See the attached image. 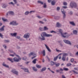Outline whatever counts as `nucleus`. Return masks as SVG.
I'll return each mask as SVG.
<instances>
[{"label":"nucleus","instance_id":"obj_1","mask_svg":"<svg viewBox=\"0 0 78 78\" xmlns=\"http://www.w3.org/2000/svg\"><path fill=\"white\" fill-rule=\"evenodd\" d=\"M41 36L38 37V39L40 40V41H45V37H52L53 35L51 34H48L45 32H43L41 33Z\"/></svg>","mask_w":78,"mask_h":78},{"label":"nucleus","instance_id":"obj_2","mask_svg":"<svg viewBox=\"0 0 78 78\" xmlns=\"http://www.w3.org/2000/svg\"><path fill=\"white\" fill-rule=\"evenodd\" d=\"M14 53L16 56L18 58H17V57H14L13 58V61L16 62H19V61L21 60V58L20 57V56H19V55H16V53Z\"/></svg>","mask_w":78,"mask_h":78},{"label":"nucleus","instance_id":"obj_3","mask_svg":"<svg viewBox=\"0 0 78 78\" xmlns=\"http://www.w3.org/2000/svg\"><path fill=\"white\" fill-rule=\"evenodd\" d=\"M70 36V35L69 34L67 33H63L62 34V36L64 38H68L69 36Z\"/></svg>","mask_w":78,"mask_h":78},{"label":"nucleus","instance_id":"obj_4","mask_svg":"<svg viewBox=\"0 0 78 78\" xmlns=\"http://www.w3.org/2000/svg\"><path fill=\"white\" fill-rule=\"evenodd\" d=\"M70 6L72 8H76L77 7V4L74 2H72L70 3Z\"/></svg>","mask_w":78,"mask_h":78},{"label":"nucleus","instance_id":"obj_5","mask_svg":"<svg viewBox=\"0 0 78 78\" xmlns=\"http://www.w3.org/2000/svg\"><path fill=\"white\" fill-rule=\"evenodd\" d=\"M9 24L10 25H12L16 26V25H19V23H17L16 21H12Z\"/></svg>","mask_w":78,"mask_h":78},{"label":"nucleus","instance_id":"obj_6","mask_svg":"<svg viewBox=\"0 0 78 78\" xmlns=\"http://www.w3.org/2000/svg\"><path fill=\"white\" fill-rule=\"evenodd\" d=\"M11 72L13 73L14 74L16 75L17 76H18L19 75V72L16 70L15 69H13L11 71Z\"/></svg>","mask_w":78,"mask_h":78},{"label":"nucleus","instance_id":"obj_7","mask_svg":"<svg viewBox=\"0 0 78 78\" xmlns=\"http://www.w3.org/2000/svg\"><path fill=\"white\" fill-rule=\"evenodd\" d=\"M29 55L30 56H31L32 55L34 56V57H32V59H34V58H35L36 57L37 55L36 54L34 53L33 52H30V54H29Z\"/></svg>","mask_w":78,"mask_h":78},{"label":"nucleus","instance_id":"obj_8","mask_svg":"<svg viewBox=\"0 0 78 78\" xmlns=\"http://www.w3.org/2000/svg\"><path fill=\"white\" fill-rule=\"evenodd\" d=\"M61 11L62 14H63V19H64L65 18H66V12L64 11L63 9H62Z\"/></svg>","mask_w":78,"mask_h":78},{"label":"nucleus","instance_id":"obj_9","mask_svg":"<svg viewBox=\"0 0 78 78\" xmlns=\"http://www.w3.org/2000/svg\"><path fill=\"white\" fill-rule=\"evenodd\" d=\"M30 34L27 33L24 35L23 37L26 38V39H28L30 37Z\"/></svg>","mask_w":78,"mask_h":78},{"label":"nucleus","instance_id":"obj_10","mask_svg":"<svg viewBox=\"0 0 78 78\" xmlns=\"http://www.w3.org/2000/svg\"><path fill=\"white\" fill-rule=\"evenodd\" d=\"M63 41L66 44H69V45H72V43L69 40H63Z\"/></svg>","mask_w":78,"mask_h":78},{"label":"nucleus","instance_id":"obj_11","mask_svg":"<svg viewBox=\"0 0 78 78\" xmlns=\"http://www.w3.org/2000/svg\"><path fill=\"white\" fill-rule=\"evenodd\" d=\"M56 26L58 28H60V27H62V25H61V24L59 23L58 22L56 24Z\"/></svg>","mask_w":78,"mask_h":78},{"label":"nucleus","instance_id":"obj_12","mask_svg":"<svg viewBox=\"0 0 78 78\" xmlns=\"http://www.w3.org/2000/svg\"><path fill=\"white\" fill-rule=\"evenodd\" d=\"M17 34V33H13L10 34V35H11V36H14V37H16Z\"/></svg>","mask_w":78,"mask_h":78},{"label":"nucleus","instance_id":"obj_13","mask_svg":"<svg viewBox=\"0 0 78 78\" xmlns=\"http://www.w3.org/2000/svg\"><path fill=\"white\" fill-rule=\"evenodd\" d=\"M69 23L71 25H72V26H76V24H75V23H74V22L73 21L69 22Z\"/></svg>","mask_w":78,"mask_h":78},{"label":"nucleus","instance_id":"obj_14","mask_svg":"<svg viewBox=\"0 0 78 78\" xmlns=\"http://www.w3.org/2000/svg\"><path fill=\"white\" fill-rule=\"evenodd\" d=\"M2 66H4V67H6L7 68H9V66L8 65H6V64L4 62L2 63Z\"/></svg>","mask_w":78,"mask_h":78},{"label":"nucleus","instance_id":"obj_15","mask_svg":"<svg viewBox=\"0 0 78 78\" xmlns=\"http://www.w3.org/2000/svg\"><path fill=\"white\" fill-rule=\"evenodd\" d=\"M23 70L24 71V72H28V73H30L29 72V71L28 70V69L25 68H22Z\"/></svg>","mask_w":78,"mask_h":78},{"label":"nucleus","instance_id":"obj_16","mask_svg":"<svg viewBox=\"0 0 78 78\" xmlns=\"http://www.w3.org/2000/svg\"><path fill=\"white\" fill-rule=\"evenodd\" d=\"M45 46L46 48L48 50V51H49V52H51V50L50 49V48L46 45V44H45Z\"/></svg>","mask_w":78,"mask_h":78},{"label":"nucleus","instance_id":"obj_17","mask_svg":"<svg viewBox=\"0 0 78 78\" xmlns=\"http://www.w3.org/2000/svg\"><path fill=\"white\" fill-rule=\"evenodd\" d=\"M42 54H43V56H45V50H44L43 51L41 52Z\"/></svg>","mask_w":78,"mask_h":78},{"label":"nucleus","instance_id":"obj_18","mask_svg":"<svg viewBox=\"0 0 78 78\" xmlns=\"http://www.w3.org/2000/svg\"><path fill=\"white\" fill-rule=\"evenodd\" d=\"M7 59L8 60V61H10V62H14L13 59L12 58H7Z\"/></svg>","mask_w":78,"mask_h":78},{"label":"nucleus","instance_id":"obj_19","mask_svg":"<svg viewBox=\"0 0 78 78\" xmlns=\"http://www.w3.org/2000/svg\"><path fill=\"white\" fill-rule=\"evenodd\" d=\"M73 33L74 34L76 35L78 33V32L76 30H74L73 31Z\"/></svg>","mask_w":78,"mask_h":78},{"label":"nucleus","instance_id":"obj_20","mask_svg":"<svg viewBox=\"0 0 78 78\" xmlns=\"http://www.w3.org/2000/svg\"><path fill=\"white\" fill-rule=\"evenodd\" d=\"M56 3V2H55V1L53 0L51 2V4L53 6L54 5H55V4Z\"/></svg>","mask_w":78,"mask_h":78},{"label":"nucleus","instance_id":"obj_21","mask_svg":"<svg viewBox=\"0 0 78 78\" xmlns=\"http://www.w3.org/2000/svg\"><path fill=\"white\" fill-rule=\"evenodd\" d=\"M8 12L9 14H11V15H14V13L13 11H9Z\"/></svg>","mask_w":78,"mask_h":78},{"label":"nucleus","instance_id":"obj_22","mask_svg":"<svg viewBox=\"0 0 78 78\" xmlns=\"http://www.w3.org/2000/svg\"><path fill=\"white\" fill-rule=\"evenodd\" d=\"M8 6V5L6 4H3L2 5V8H6V7Z\"/></svg>","mask_w":78,"mask_h":78},{"label":"nucleus","instance_id":"obj_23","mask_svg":"<svg viewBox=\"0 0 78 78\" xmlns=\"http://www.w3.org/2000/svg\"><path fill=\"white\" fill-rule=\"evenodd\" d=\"M46 67H44L43 68L41 69V72H44V71H45V70H46Z\"/></svg>","mask_w":78,"mask_h":78},{"label":"nucleus","instance_id":"obj_24","mask_svg":"<svg viewBox=\"0 0 78 78\" xmlns=\"http://www.w3.org/2000/svg\"><path fill=\"white\" fill-rule=\"evenodd\" d=\"M68 56V54L66 53H64L63 54V57H66V56Z\"/></svg>","mask_w":78,"mask_h":78},{"label":"nucleus","instance_id":"obj_25","mask_svg":"<svg viewBox=\"0 0 78 78\" xmlns=\"http://www.w3.org/2000/svg\"><path fill=\"white\" fill-rule=\"evenodd\" d=\"M32 68H33V70L34 71H35V72H36V71H37V68H35V67H33Z\"/></svg>","mask_w":78,"mask_h":78},{"label":"nucleus","instance_id":"obj_26","mask_svg":"<svg viewBox=\"0 0 78 78\" xmlns=\"http://www.w3.org/2000/svg\"><path fill=\"white\" fill-rule=\"evenodd\" d=\"M36 61H37V59L35 58L32 61L33 63L34 64H36Z\"/></svg>","mask_w":78,"mask_h":78},{"label":"nucleus","instance_id":"obj_27","mask_svg":"<svg viewBox=\"0 0 78 78\" xmlns=\"http://www.w3.org/2000/svg\"><path fill=\"white\" fill-rule=\"evenodd\" d=\"M58 31L59 33H60L62 35V34L63 33L62 32V30L60 29H58Z\"/></svg>","mask_w":78,"mask_h":78},{"label":"nucleus","instance_id":"obj_28","mask_svg":"<svg viewBox=\"0 0 78 78\" xmlns=\"http://www.w3.org/2000/svg\"><path fill=\"white\" fill-rule=\"evenodd\" d=\"M4 27H5V26H3L2 27L1 29H0V31H4Z\"/></svg>","mask_w":78,"mask_h":78},{"label":"nucleus","instance_id":"obj_29","mask_svg":"<svg viewBox=\"0 0 78 78\" xmlns=\"http://www.w3.org/2000/svg\"><path fill=\"white\" fill-rule=\"evenodd\" d=\"M37 2L38 3H40L41 5H43L44 4V2L41 1H38Z\"/></svg>","mask_w":78,"mask_h":78},{"label":"nucleus","instance_id":"obj_30","mask_svg":"<svg viewBox=\"0 0 78 78\" xmlns=\"http://www.w3.org/2000/svg\"><path fill=\"white\" fill-rule=\"evenodd\" d=\"M43 4V8H47V5L46 4V3H44Z\"/></svg>","mask_w":78,"mask_h":78},{"label":"nucleus","instance_id":"obj_31","mask_svg":"<svg viewBox=\"0 0 78 78\" xmlns=\"http://www.w3.org/2000/svg\"><path fill=\"white\" fill-rule=\"evenodd\" d=\"M56 67H59V65H60V64L59 63H56L55 64Z\"/></svg>","mask_w":78,"mask_h":78},{"label":"nucleus","instance_id":"obj_32","mask_svg":"<svg viewBox=\"0 0 78 78\" xmlns=\"http://www.w3.org/2000/svg\"><path fill=\"white\" fill-rule=\"evenodd\" d=\"M48 30V28H47L46 27H44V31H45L46 30Z\"/></svg>","mask_w":78,"mask_h":78},{"label":"nucleus","instance_id":"obj_33","mask_svg":"<svg viewBox=\"0 0 78 78\" xmlns=\"http://www.w3.org/2000/svg\"><path fill=\"white\" fill-rule=\"evenodd\" d=\"M58 56H57L56 57H54V61H56V60H57V59H58Z\"/></svg>","mask_w":78,"mask_h":78},{"label":"nucleus","instance_id":"obj_34","mask_svg":"<svg viewBox=\"0 0 78 78\" xmlns=\"http://www.w3.org/2000/svg\"><path fill=\"white\" fill-rule=\"evenodd\" d=\"M59 18H60V17L58 16H55L54 17V19H59Z\"/></svg>","mask_w":78,"mask_h":78},{"label":"nucleus","instance_id":"obj_35","mask_svg":"<svg viewBox=\"0 0 78 78\" xmlns=\"http://www.w3.org/2000/svg\"><path fill=\"white\" fill-rule=\"evenodd\" d=\"M51 66H53V65H55V64L56 63H55L53 61H51Z\"/></svg>","mask_w":78,"mask_h":78},{"label":"nucleus","instance_id":"obj_36","mask_svg":"<svg viewBox=\"0 0 78 78\" xmlns=\"http://www.w3.org/2000/svg\"><path fill=\"white\" fill-rule=\"evenodd\" d=\"M29 13H30V12H29V11H26L25 13V15H27L28 14H29Z\"/></svg>","mask_w":78,"mask_h":78},{"label":"nucleus","instance_id":"obj_37","mask_svg":"<svg viewBox=\"0 0 78 78\" xmlns=\"http://www.w3.org/2000/svg\"><path fill=\"white\" fill-rule=\"evenodd\" d=\"M62 60L64 61H66V57H63L62 56Z\"/></svg>","mask_w":78,"mask_h":78},{"label":"nucleus","instance_id":"obj_38","mask_svg":"<svg viewBox=\"0 0 78 78\" xmlns=\"http://www.w3.org/2000/svg\"><path fill=\"white\" fill-rule=\"evenodd\" d=\"M36 66L37 68H41V66L40 65H36Z\"/></svg>","mask_w":78,"mask_h":78},{"label":"nucleus","instance_id":"obj_39","mask_svg":"<svg viewBox=\"0 0 78 78\" xmlns=\"http://www.w3.org/2000/svg\"><path fill=\"white\" fill-rule=\"evenodd\" d=\"M63 70H65L66 71H67V70H69V69L67 68H63Z\"/></svg>","mask_w":78,"mask_h":78},{"label":"nucleus","instance_id":"obj_40","mask_svg":"<svg viewBox=\"0 0 78 78\" xmlns=\"http://www.w3.org/2000/svg\"><path fill=\"white\" fill-rule=\"evenodd\" d=\"M63 5H64L65 6H66L67 5V3L66 2H64L63 3Z\"/></svg>","mask_w":78,"mask_h":78},{"label":"nucleus","instance_id":"obj_41","mask_svg":"<svg viewBox=\"0 0 78 78\" xmlns=\"http://www.w3.org/2000/svg\"><path fill=\"white\" fill-rule=\"evenodd\" d=\"M4 42L5 43H7L8 42H9V41L8 40H5L4 41Z\"/></svg>","mask_w":78,"mask_h":78},{"label":"nucleus","instance_id":"obj_42","mask_svg":"<svg viewBox=\"0 0 78 78\" xmlns=\"http://www.w3.org/2000/svg\"><path fill=\"white\" fill-rule=\"evenodd\" d=\"M0 37H1V38H3V35H2V34L0 33Z\"/></svg>","mask_w":78,"mask_h":78},{"label":"nucleus","instance_id":"obj_43","mask_svg":"<svg viewBox=\"0 0 78 78\" xmlns=\"http://www.w3.org/2000/svg\"><path fill=\"white\" fill-rule=\"evenodd\" d=\"M27 58L26 57H24L23 58V60H26V59H27Z\"/></svg>","mask_w":78,"mask_h":78},{"label":"nucleus","instance_id":"obj_44","mask_svg":"<svg viewBox=\"0 0 78 78\" xmlns=\"http://www.w3.org/2000/svg\"><path fill=\"white\" fill-rule=\"evenodd\" d=\"M2 20H3V21H4V22H5L7 20L6 19H5V18H2Z\"/></svg>","mask_w":78,"mask_h":78},{"label":"nucleus","instance_id":"obj_45","mask_svg":"<svg viewBox=\"0 0 78 78\" xmlns=\"http://www.w3.org/2000/svg\"><path fill=\"white\" fill-rule=\"evenodd\" d=\"M71 65H72V64H71V63H68L67 64V66H70Z\"/></svg>","mask_w":78,"mask_h":78},{"label":"nucleus","instance_id":"obj_46","mask_svg":"<svg viewBox=\"0 0 78 78\" xmlns=\"http://www.w3.org/2000/svg\"><path fill=\"white\" fill-rule=\"evenodd\" d=\"M39 23H42V24H44V22L41 21H39Z\"/></svg>","mask_w":78,"mask_h":78},{"label":"nucleus","instance_id":"obj_47","mask_svg":"<svg viewBox=\"0 0 78 78\" xmlns=\"http://www.w3.org/2000/svg\"><path fill=\"white\" fill-rule=\"evenodd\" d=\"M14 2L15 3V4H16L17 3V0H13Z\"/></svg>","mask_w":78,"mask_h":78},{"label":"nucleus","instance_id":"obj_48","mask_svg":"<svg viewBox=\"0 0 78 78\" xmlns=\"http://www.w3.org/2000/svg\"><path fill=\"white\" fill-rule=\"evenodd\" d=\"M9 4H11V5H14V3H13V2H10L9 3Z\"/></svg>","mask_w":78,"mask_h":78},{"label":"nucleus","instance_id":"obj_49","mask_svg":"<svg viewBox=\"0 0 78 78\" xmlns=\"http://www.w3.org/2000/svg\"><path fill=\"white\" fill-rule=\"evenodd\" d=\"M39 29L41 31H43V28L41 27H40Z\"/></svg>","mask_w":78,"mask_h":78},{"label":"nucleus","instance_id":"obj_50","mask_svg":"<svg viewBox=\"0 0 78 78\" xmlns=\"http://www.w3.org/2000/svg\"><path fill=\"white\" fill-rule=\"evenodd\" d=\"M16 38L17 39H20V36H16Z\"/></svg>","mask_w":78,"mask_h":78},{"label":"nucleus","instance_id":"obj_51","mask_svg":"<svg viewBox=\"0 0 78 78\" xmlns=\"http://www.w3.org/2000/svg\"><path fill=\"white\" fill-rule=\"evenodd\" d=\"M69 14H70V15H72L73 14V12H72L71 11L69 12Z\"/></svg>","mask_w":78,"mask_h":78},{"label":"nucleus","instance_id":"obj_52","mask_svg":"<svg viewBox=\"0 0 78 78\" xmlns=\"http://www.w3.org/2000/svg\"><path fill=\"white\" fill-rule=\"evenodd\" d=\"M73 72H74V73H76V74H78V73L77 72H76V71H75V70H73Z\"/></svg>","mask_w":78,"mask_h":78},{"label":"nucleus","instance_id":"obj_53","mask_svg":"<svg viewBox=\"0 0 78 78\" xmlns=\"http://www.w3.org/2000/svg\"><path fill=\"white\" fill-rule=\"evenodd\" d=\"M50 33H56V32L54 30H52L50 31Z\"/></svg>","mask_w":78,"mask_h":78},{"label":"nucleus","instance_id":"obj_54","mask_svg":"<svg viewBox=\"0 0 78 78\" xmlns=\"http://www.w3.org/2000/svg\"><path fill=\"white\" fill-rule=\"evenodd\" d=\"M37 17L38 18V19H42V17L41 16H37Z\"/></svg>","mask_w":78,"mask_h":78},{"label":"nucleus","instance_id":"obj_55","mask_svg":"<svg viewBox=\"0 0 78 78\" xmlns=\"http://www.w3.org/2000/svg\"><path fill=\"white\" fill-rule=\"evenodd\" d=\"M73 61H74V59L73 58H72L71 59V62H73Z\"/></svg>","mask_w":78,"mask_h":78},{"label":"nucleus","instance_id":"obj_56","mask_svg":"<svg viewBox=\"0 0 78 78\" xmlns=\"http://www.w3.org/2000/svg\"><path fill=\"white\" fill-rule=\"evenodd\" d=\"M3 47H4V48H5V49H6V48L7 47V46L5 45L4 44L3 45Z\"/></svg>","mask_w":78,"mask_h":78},{"label":"nucleus","instance_id":"obj_57","mask_svg":"<svg viewBox=\"0 0 78 78\" xmlns=\"http://www.w3.org/2000/svg\"><path fill=\"white\" fill-rule=\"evenodd\" d=\"M59 9H60V7H58L57 8V10L59 11Z\"/></svg>","mask_w":78,"mask_h":78},{"label":"nucleus","instance_id":"obj_58","mask_svg":"<svg viewBox=\"0 0 78 78\" xmlns=\"http://www.w3.org/2000/svg\"><path fill=\"white\" fill-rule=\"evenodd\" d=\"M14 55H15V54H10V56H12L13 57L14 56Z\"/></svg>","mask_w":78,"mask_h":78},{"label":"nucleus","instance_id":"obj_59","mask_svg":"<svg viewBox=\"0 0 78 78\" xmlns=\"http://www.w3.org/2000/svg\"><path fill=\"white\" fill-rule=\"evenodd\" d=\"M10 53H13V54H14V53H15L14 52V51H13L12 50H11L10 51Z\"/></svg>","mask_w":78,"mask_h":78},{"label":"nucleus","instance_id":"obj_60","mask_svg":"<svg viewBox=\"0 0 78 78\" xmlns=\"http://www.w3.org/2000/svg\"><path fill=\"white\" fill-rule=\"evenodd\" d=\"M62 7L64 9H66V8H67V7L66 6H62Z\"/></svg>","mask_w":78,"mask_h":78},{"label":"nucleus","instance_id":"obj_61","mask_svg":"<svg viewBox=\"0 0 78 78\" xmlns=\"http://www.w3.org/2000/svg\"><path fill=\"white\" fill-rule=\"evenodd\" d=\"M35 12V11H31L30 12V13H31V12Z\"/></svg>","mask_w":78,"mask_h":78},{"label":"nucleus","instance_id":"obj_62","mask_svg":"<svg viewBox=\"0 0 78 78\" xmlns=\"http://www.w3.org/2000/svg\"><path fill=\"white\" fill-rule=\"evenodd\" d=\"M56 51H57V52H58L59 51H60V52H61V51H60L59 50H58L57 49H56Z\"/></svg>","mask_w":78,"mask_h":78},{"label":"nucleus","instance_id":"obj_63","mask_svg":"<svg viewBox=\"0 0 78 78\" xmlns=\"http://www.w3.org/2000/svg\"><path fill=\"white\" fill-rule=\"evenodd\" d=\"M46 58H47V59H48V61H50V58H49L48 57V56H47L46 57Z\"/></svg>","mask_w":78,"mask_h":78},{"label":"nucleus","instance_id":"obj_64","mask_svg":"<svg viewBox=\"0 0 78 78\" xmlns=\"http://www.w3.org/2000/svg\"><path fill=\"white\" fill-rule=\"evenodd\" d=\"M17 49H20V47L17 46Z\"/></svg>","mask_w":78,"mask_h":78}]
</instances>
